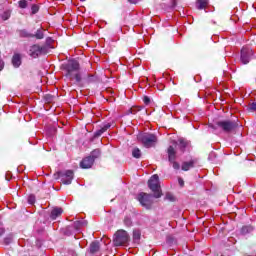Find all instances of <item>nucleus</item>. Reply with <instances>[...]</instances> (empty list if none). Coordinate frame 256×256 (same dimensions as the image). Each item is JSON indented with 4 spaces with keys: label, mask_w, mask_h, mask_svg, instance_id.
Returning <instances> with one entry per match:
<instances>
[{
    "label": "nucleus",
    "mask_w": 256,
    "mask_h": 256,
    "mask_svg": "<svg viewBox=\"0 0 256 256\" xmlns=\"http://www.w3.org/2000/svg\"><path fill=\"white\" fill-rule=\"evenodd\" d=\"M13 241V237L8 236L4 239L5 245H10V243Z\"/></svg>",
    "instance_id": "obj_29"
},
{
    "label": "nucleus",
    "mask_w": 256,
    "mask_h": 256,
    "mask_svg": "<svg viewBox=\"0 0 256 256\" xmlns=\"http://www.w3.org/2000/svg\"><path fill=\"white\" fill-rule=\"evenodd\" d=\"M63 214V209L56 207L54 209H52L51 214H50V218H52L53 220L57 219V217L61 216Z\"/></svg>",
    "instance_id": "obj_14"
},
{
    "label": "nucleus",
    "mask_w": 256,
    "mask_h": 256,
    "mask_svg": "<svg viewBox=\"0 0 256 256\" xmlns=\"http://www.w3.org/2000/svg\"><path fill=\"white\" fill-rule=\"evenodd\" d=\"M253 49L249 48V47H244L241 50L240 53V61L243 65H248V63L251 61V59H253Z\"/></svg>",
    "instance_id": "obj_6"
},
{
    "label": "nucleus",
    "mask_w": 256,
    "mask_h": 256,
    "mask_svg": "<svg viewBox=\"0 0 256 256\" xmlns=\"http://www.w3.org/2000/svg\"><path fill=\"white\" fill-rule=\"evenodd\" d=\"M28 203H29L30 205H34V203H35V195H30V196L28 197Z\"/></svg>",
    "instance_id": "obj_28"
},
{
    "label": "nucleus",
    "mask_w": 256,
    "mask_h": 256,
    "mask_svg": "<svg viewBox=\"0 0 256 256\" xmlns=\"http://www.w3.org/2000/svg\"><path fill=\"white\" fill-rule=\"evenodd\" d=\"M111 129V123L104 124L101 129L97 130L94 133V138L97 139L98 137H101L103 133H105L107 130Z\"/></svg>",
    "instance_id": "obj_11"
},
{
    "label": "nucleus",
    "mask_w": 256,
    "mask_h": 256,
    "mask_svg": "<svg viewBox=\"0 0 256 256\" xmlns=\"http://www.w3.org/2000/svg\"><path fill=\"white\" fill-rule=\"evenodd\" d=\"M101 155V150L99 149H95L91 152V155L89 157H91V159H93V161H95L96 159H98V157Z\"/></svg>",
    "instance_id": "obj_21"
},
{
    "label": "nucleus",
    "mask_w": 256,
    "mask_h": 256,
    "mask_svg": "<svg viewBox=\"0 0 256 256\" xmlns=\"http://www.w3.org/2000/svg\"><path fill=\"white\" fill-rule=\"evenodd\" d=\"M129 1V3H137L139 0H128Z\"/></svg>",
    "instance_id": "obj_39"
},
{
    "label": "nucleus",
    "mask_w": 256,
    "mask_h": 256,
    "mask_svg": "<svg viewBox=\"0 0 256 256\" xmlns=\"http://www.w3.org/2000/svg\"><path fill=\"white\" fill-rule=\"evenodd\" d=\"M31 12H32V15H36V13H39V5L37 4L32 5Z\"/></svg>",
    "instance_id": "obj_26"
},
{
    "label": "nucleus",
    "mask_w": 256,
    "mask_h": 256,
    "mask_svg": "<svg viewBox=\"0 0 256 256\" xmlns=\"http://www.w3.org/2000/svg\"><path fill=\"white\" fill-rule=\"evenodd\" d=\"M141 155V149H139L138 147L132 149V157H134V159H141Z\"/></svg>",
    "instance_id": "obj_17"
},
{
    "label": "nucleus",
    "mask_w": 256,
    "mask_h": 256,
    "mask_svg": "<svg viewBox=\"0 0 256 256\" xmlns=\"http://www.w3.org/2000/svg\"><path fill=\"white\" fill-rule=\"evenodd\" d=\"M170 163H171L173 169H176V170L181 169V165L177 161L173 160V161H170Z\"/></svg>",
    "instance_id": "obj_27"
},
{
    "label": "nucleus",
    "mask_w": 256,
    "mask_h": 256,
    "mask_svg": "<svg viewBox=\"0 0 256 256\" xmlns=\"http://www.w3.org/2000/svg\"><path fill=\"white\" fill-rule=\"evenodd\" d=\"M113 243L115 247H121L122 245H127L129 243V234L125 230H118L114 234Z\"/></svg>",
    "instance_id": "obj_3"
},
{
    "label": "nucleus",
    "mask_w": 256,
    "mask_h": 256,
    "mask_svg": "<svg viewBox=\"0 0 256 256\" xmlns=\"http://www.w3.org/2000/svg\"><path fill=\"white\" fill-rule=\"evenodd\" d=\"M140 239H141V231L135 230L133 232V241H134V243L139 244Z\"/></svg>",
    "instance_id": "obj_19"
},
{
    "label": "nucleus",
    "mask_w": 256,
    "mask_h": 256,
    "mask_svg": "<svg viewBox=\"0 0 256 256\" xmlns=\"http://www.w3.org/2000/svg\"><path fill=\"white\" fill-rule=\"evenodd\" d=\"M18 34H19V37H23V38L33 37V34L28 33L27 30H25V29L18 30Z\"/></svg>",
    "instance_id": "obj_20"
},
{
    "label": "nucleus",
    "mask_w": 256,
    "mask_h": 256,
    "mask_svg": "<svg viewBox=\"0 0 256 256\" xmlns=\"http://www.w3.org/2000/svg\"><path fill=\"white\" fill-rule=\"evenodd\" d=\"M59 176L61 177V181L64 185H71L73 181V170H67L65 172H60Z\"/></svg>",
    "instance_id": "obj_9"
},
{
    "label": "nucleus",
    "mask_w": 256,
    "mask_h": 256,
    "mask_svg": "<svg viewBox=\"0 0 256 256\" xmlns=\"http://www.w3.org/2000/svg\"><path fill=\"white\" fill-rule=\"evenodd\" d=\"M65 71V76L73 81L75 79L76 83H81V73L79 72V62L77 60H69L63 65Z\"/></svg>",
    "instance_id": "obj_1"
},
{
    "label": "nucleus",
    "mask_w": 256,
    "mask_h": 256,
    "mask_svg": "<svg viewBox=\"0 0 256 256\" xmlns=\"http://www.w3.org/2000/svg\"><path fill=\"white\" fill-rule=\"evenodd\" d=\"M45 53H47V48L39 46L37 44L32 45L29 49V55L34 59H37L39 55H45Z\"/></svg>",
    "instance_id": "obj_8"
},
{
    "label": "nucleus",
    "mask_w": 256,
    "mask_h": 256,
    "mask_svg": "<svg viewBox=\"0 0 256 256\" xmlns=\"http://www.w3.org/2000/svg\"><path fill=\"white\" fill-rule=\"evenodd\" d=\"M178 147L182 150V151H185V147H187V142L183 139H180L179 140V143H178Z\"/></svg>",
    "instance_id": "obj_24"
},
{
    "label": "nucleus",
    "mask_w": 256,
    "mask_h": 256,
    "mask_svg": "<svg viewBox=\"0 0 256 256\" xmlns=\"http://www.w3.org/2000/svg\"><path fill=\"white\" fill-rule=\"evenodd\" d=\"M12 65L16 69L21 67V54H14L12 57Z\"/></svg>",
    "instance_id": "obj_13"
},
{
    "label": "nucleus",
    "mask_w": 256,
    "mask_h": 256,
    "mask_svg": "<svg viewBox=\"0 0 256 256\" xmlns=\"http://www.w3.org/2000/svg\"><path fill=\"white\" fill-rule=\"evenodd\" d=\"M2 17H3L4 21H7V19H9V17H10L9 12H5Z\"/></svg>",
    "instance_id": "obj_33"
},
{
    "label": "nucleus",
    "mask_w": 256,
    "mask_h": 256,
    "mask_svg": "<svg viewBox=\"0 0 256 256\" xmlns=\"http://www.w3.org/2000/svg\"><path fill=\"white\" fill-rule=\"evenodd\" d=\"M166 198H167L169 201H175V198H174L173 195H171V194H167V195H166Z\"/></svg>",
    "instance_id": "obj_34"
},
{
    "label": "nucleus",
    "mask_w": 256,
    "mask_h": 256,
    "mask_svg": "<svg viewBox=\"0 0 256 256\" xmlns=\"http://www.w3.org/2000/svg\"><path fill=\"white\" fill-rule=\"evenodd\" d=\"M207 5H209V0H198L196 2V8L197 9H205V7H207Z\"/></svg>",
    "instance_id": "obj_16"
},
{
    "label": "nucleus",
    "mask_w": 256,
    "mask_h": 256,
    "mask_svg": "<svg viewBox=\"0 0 256 256\" xmlns=\"http://www.w3.org/2000/svg\"><path fill=\"white\" fill-rule=\"evenodd\" d=\"M148 187L154 193V197L159 199L161 197V187L159 186V176L154 174L148 181Z\"/></svg>",
    "instance_id": "obj_4"
},
{
    "label": "nucleus",
    "mask_w": 256,
    "mask_h": 256,
    "mask_svg": "<svg viewBox=\"0 0 256 256\" xmlns=\"http://www.w3.org/2000/svg\"><path fill=\"white\" fill-rule=\"evenodd\" d=\"M99 242L94 241L90 244V253H97V251H99Z\"/></svg>",
    "instance_id": "obj_18"
},
{
    "label": "nucleus",
    "mask_w": 256,
    "mask_h": 256,
    "mask_svg": "<svg viewBox=\"0 0 256 256\" xmlns=\"http://www.w3.org/2000/svg\"><path fill=\"white\" fill-rule=\"evenodd\" d=\"M87 83H93L95 81V76L93 75H88V78L86 79Z\"/></svg>",
    "instance_id": "obj_31"
},
{
    "label": "nucleus",
    "mask_w": 256,
    "mask_h": 256,
    "mask_svg": "<svg viewBox=\"0 0 256 256\" xmlns=\"http://www.w3.org/2000/svg\"><path fill=\"white\" fill-rule=\"evenodd\" d=\"M178 183H179L180 187H183L185 185V181H183L182 178L178 179Z\"/></svg>",
    "instance_id": "obj_35"
},
{
    "label": "nucleus",
    "mask_w": 256,
    "mask_h": 256,
    "mask_svg": "<svg viewBox=\"0 0 256 256\" xmlns=\"http://www.w3.org/2000/svg\"><path fill=\"white\" fill-rule=\"evenodd\" d=\"M74 227H75V229H79V227H81V222H79V221L74 222Z\"/></svg>",
    "instance_id": "obj_37"
},
{
    "label": "nucleus",
    "mask_w": 256,
    "mask_h": 256,
    "mask_svg": "<svg viewBox=\"0 0 256 256\" xmlns=\"http://www.w3.org/2000/svg\"><path fill=\"white\" fill-rule=\"evenodd\" d=\"M3 233H5V228H0V237L3 235Z\"/></svg>",
    "instance_id": "obj_38"
},
{
    "label": "nucleus",
    "mask_w": 256,
    "mask_h": 256,
    "mask_svg": "<svg viewBox=\"0 0 256 256\" xmlns=\"http://www.w3.org/2000/svg\"><path fill=\"white\" fill-rule=\"evenodd\" d=\"M144 103H145V105H149L151 103V99L148 96H145Z\"/></svg>",
    "instance_id": "obj_32"
},
{
    "label": "nucleus",
    "mask_w": 256,
    "mask_h": 256,
    "mask_svg": "<svg viewBox=\"0 0 256 256\" xmlns=\"http://www.w3.org/2000/svg\"><path fill=\"white\" fill-rule=\"evenodd\" d=\"M137 200L139 201L140 205H142V207H145V209H151V207H153V195L151 194L141 192L138 194Z\"/></svg>",
    "instance_id": "obj_5"
},
{
    "label": "nucleus",
    "mask_w": 256,
    "mask_h": 256,
    "mask_svg": "<svg viewBox=\"0 0 256 256\" xmlns=\"http://www.w3.org/2000/svg\"><path fill=\"white\" fill-rule=\"evenodd\" d=\"M3 225V223L0 221V227Z\"/></svg>",
    "instance_id": "obj_40"
},
{
    "label": "nucleus",
    "mask_w": 256,
    "mask_h": 256,
    "mask_svg": "<svg viewBox=\"0 0 256 256\" xmlns=\"http://www.w3.org/2000/svg\"><path fill=\"white\" fill-rule=\"evenodd\" d=\"M5 67V62H3L1 59H0V71H3Z\"/></svg>",
    "instance_id": "obj_36"
},
{
    "label": "nucleus",
    "mask_w": 256,
    "mask_h": 256,
    "mask_svg": "<svg viewBox=\"0 0 256 256\" xmlns=\"http://www.w3.org/2000/svg\"><path fill=\"white\" fill-rule=\"evenodd\" d=\"M33 37H35V39H43V37H45L43 29H38L36 33L33 34Z\"/></svg>",
    "instance_id": "obj_22"
},
{
    "label": "nucleus",
    "mask_w": 256,
    "mask_h": 256,
    "mask_svg": "<svg viewBox=\"0 0 256 256\" xmlns=\"http://www.w3.org/2000/svg\"><path fill=\"white\" fill-rule=\"evenodd\" d=\"M93 163H95V161L93 160V158H91L90 156L84 158L81 162H80V167L82 169H91V167H93Z\"/></svg>",
    "instance_id": "obj_10"
},
{
    "label": "nucleus",
    "mask_w": 256,
    "mask_h": 256,
    "mask_svg": "<svg viewBox=\"0 0 256 256\" xmlns=\"http://www.w3.org/2000/svg\"><path fill=\"white\" fill-rule=\"evenodd\" d=\"M193 167H195V161L184 162L182 164V171H189V169H193Z\"/></svg>",
    "instance_id": "obj_15"
},
{
    "label": "nucleus",
    "mask_w": 256,
    "mask_h": 256,
    "mask_svg": "<svg viewBox=\"0 0 256 256\" xmlns=\"http://www.w3.org/2000/svg\"><path fill=\"white\" fill-rule=\"evenodd\" d=\"M139 143L146 147V149H150V147H155L157 143V136L151 133H142L137 136Z\"/></svg>",
    "instance_id": "obj_2"
},
{
    "label": "nucleus",
    "mask_w": 256,
    "mask_h": 256,
    "mask_svg": "<svg viewBox=\"0 0 256 256\" xmlns=\"http://www.w3.org/2000/svg\"><path fill=\"white\" fill-rule=\"evenodd\" d=\"M248 109L249 111H256V102L249 104Z\"/></svg>",
    "instance_id": "obj_30"
},
{
    "label": "nucleus",
    "mask_w": 256,
    "mask_h": 256,
    "mask_svg": "<svg viewBox=\"0 0 256 256\" xmlns=\"http://www.w3.org/2000/svg\"><path fill=\"white\" fill-rule=\"evenodd\" d=\"M237 125V122L229 120H222L217 122L219 129H222V131H225V133H231V131H233Z\"/></svg>",
    "instance_id": "obj_7"
},
{
    "label": "nucleus",
    "mask_w": 256,
    "mask_h": 256,
    "mask_svg": "<svg viewBox=\"0 0 256 256\" xmlns=\"http://www.w3.org/2000/svg\"><path fill=\"white\" fill-rule=\"evenodd\" d=\"M253 231V228L251 226H244L241 229V233L243 235H247V233H251Z\"/></svg>",
    "instance_id": "obj_23"
},
{
    "label": "nucleus",
    "mask_w": 256,
    "mask_h": 256,
    "mask_svg": "<svg viewBox=\"0 0 256 256\" xmlns=\"http://www.w3.org/2000/svg\"><path fill=\"white\" fill-rule=\"evenodd\" d=\"M167 153H168V161H175L177 159V151L175 150V148L173 146H169L167 149Z\"/></svg>",
    "instance_id": "obj_12"
},
{
    "label": "nucleus",
    "mask_w": 256,
    "mask_h": 256,
    "mask_svg": "<svg viewBox=\"0 0 256 256\" xmlns=\"http://www.w3.org/2000/svg\"><path fill=\"white\" fill-rule=\"evenodd\" d=\"M18 5H19L20 9H27V5H28L27 0H20L18 2Z\"/></svg>",
    "instance_id": "obj_25"
}]
</instances>
